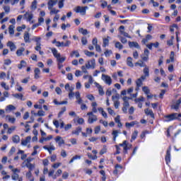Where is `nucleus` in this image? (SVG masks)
<instances>
[{
    "label": "nucleus",
    "instance_id": "nucleus-1",
    "mask_svg": "<svg viewBox=\"0 0 181 181\" xmlns=\"http://www.w3.org/2000/svg\"><path fill=\"white\" fill-rule=\"evenodd\" d=\"M87 115L88 117V124H94V122H97V121H98V117H97V115H94L93 112H88Z\"/></svg>",
    "mask_w": 181,
    "mask_h": 181
},
{
    "label": "nucleus",
    "instance_id": "nucleus-2",
    "mask_svg": "<svg viewBox=\"0 0 181 181\" xmlns=\"http://www.w3.org/2000/svg\"><path fill=\"white\" fill-rule=\"evenodd\" d=\"M101 79L107 86H111V84H112V79L111 78V76H110L108 75H105V74H103Z\"/></svg>",
    "mask_w": 181,
    "mask_h": 181
},
{
    "label": "nucleus",
    "instance_id": "nucleus-3",
    "mask_svg": "<svg viewBox=\"0 0 181 181\" xmlns=\"http://www.w3.org/2000/svg\"><path fill=\"white\" fill-rule=\"evenodd\" d=\"M164 118H165L166 122H170V121H175V119H177V113H173L171 115H165Z\"/></svg>",
    "mask_w": 181,
    "mask_h": 181
},
{
    "label": "nucleus",
    "instance_id": "nucleus-4",
    "mask_svg": "<svg viewBox=\"0 0 181 181\" xmlns=\"http://www.w3.org/2000/svg\"><path fill=\"white\" fill-rule=\"evenodd\" d=\"M74 12H76V13H80V15H81L82 16H84L86 15V9L81 6H77L76 7H75L74 8Z\"/></svg>",
    "mask_w": 181,
    "mask_h": 181
},
{
    "label": "nucleus",
    "instance_id": "nucleus-5",
    "mask_svg": "<svg viewBox=\"0 0 181 181\" xmlns=\"http://www.w3.org/2000/svg\"><path fill=\"white\" fill-rule=\"evenodd\" d=\"M119 99V95L112 96V100L114 103L115 108H116V110H118V108H119V100H118Z\"/></svg>",
    "mask_w": 181,
    "mask_h": 181
},
{
    "label": "nucleus",
    "instance_id": "nucleus-6",
    "mask_svg": "<svg viewBox=\"0 0 181 181\" xmlns=\"http://www.w3.org/2000/svg\"><path fill=\"white\" fill-rule=\"evenodd\" d=\"M86 69H95V59H92L89 61H88V63L86 64Z\"/></svg>",
    "mask_w": 181,
    "mask_h": 181
},
{
    "label": "nucleus",
    "instance_id": "nucleus-7",
    "mask_svg": "<svg viewBox=\"0 0 181 181\" xmlns=\"http://www.w3.org/2000/svg\"><path fill=\"white\" fill-rule=\"evenodd\" d=\"M54 141L56 144H58V146H62V145H64V139H63V137L62 136H57L54 138Z\"/></svg>",
    "mask_w": 181,
    "mask_h": 181
},
{
    "label": "nucleus",
    "instance_id": "nucleus-8",
    "mask_svg": "<svg viewBox=\"0 0 181 181\" xmlns=\"http://www.w3.org/2000/svg\"><path fill=\"white\" fill-rule=\"evenodd\" d=\"M141 59L143 62H148L149 60V49H144V54L141 55Z\"/></svg>",
    "mask_w": 181,
    "mask_h": 181
},
{
    "label": "nucleus",
    "instance_id": "nucleus-9",
    "mask_svg": "<svg viewBox=\"0 0 181 181\" xmlns=\"http://www.w3.org/2000/svg\"><path fill=\"white\" fill-rule=\"evenodd\" d=\"M145 80V76H141L136 81V87H142L144 85V81Z\"/></svg>",
    "mask_w": 181,
    "mask_h": 181
},
{
    "label": "nucleus",
    "instance_id": "nucleus-10",
    "mask_svg": "<svg viewBox=\"0 0 181 181\" xmlns=\"http://www.w3.org/2000/svg\"><path fill=\"white\" fill-rule=\"evenodd\" d=\"M90 105L92 107V110L89 112H92V114H97L98 110V108H97L98 105V104H97V102H92Z\"/></svg>",
    "mask_w": 181,
    "mask_h": 181
},
{
    "label": "nucleus",
    "instance_id": "nucleus-11",
    "mask_svg": "<svg viewBox=\"0 0 181 181\" xmlns=\"http://www.w3.org/2000/svg\"><path fill=\"white\" fill-rule=\"evenodd\" d=\"M170 151H172V148L170 146L166 151L165 155V162L166 163H170Z\"/></svg>",
    "mask_w": 181,
    "mask_h": 181
},
{
    "label": "nucleus",
    "instance_id": "nucleus-12",
    "mask_svg": "<svg viewBox=\"0 0 181 181\" xmlns=\"http://www.w3.org/2000/svg\"><path fill=\"white\" fill-rule=\"evenodd\" d=\"M30 141H32V137L30 136H28L25 138V139L21 140V145L23 146H26L28 144L30 143Z\"/></svg>",
    "mask_w": 181,
    "mask_h": 181
},
{
    "label": "nucleus",
    "instance_id": "nucleus-13",
    "mask_svg": "<svg viewBox=\"0 0 181 181\" xmlns=\"http://www.w3.org/2000/svg\"><path fill=\"white\" fill-rule=\"evenodd\" d=\"M94 84L95 87H97L100 95H104V89H103V86H101V85L97 82H95Z\"/></svg>",
    "mask_w": 181,
    "mask_h": 181
},
{
    "label": "nucleus",
    "instance_id": "nucleus-14",
    "mask_svg": "<svg viewBox=\"0 0 181 181\" xmlns=\"http://www.w3.org/2000/svg\"><path fill=\"white\" fill-rule=\"evenodd\" d=\"M24 18L27 21V22H30V21L33 19V14L32 13L26 12L24 14Z\"/></svg>",
    "mask_w": 181,
    "mask_h": 181
},
{
    "label": "nucleus",
    "instance_id": "nucleus-15",
    "mask_svg": "<svg viewBox=\"0 0 181 181\" xmlns=\"http://www.w3.org/2000/svg\"><path fill=\"white\" fill-rule=\"evenodd\" d=\"M82 131H83V128H81V127H78L75 129V130L71 132V134L76 135L77 136H78V135H80Z\"/></svg>",
    "mask_w": 181,
    "mask_h": 181
},
{
    "label": "nucleus",
    "instance_id": "nucleus-16",
    "mask_svg": "<svg viewBox=\"0 0 181 181\" xmlns=\"http://www.w3.org/2000/svg\"><path fill=\"white\" fill-rule=\"evenodd\" d=\"M122 100L124 101L123 106L129 107V102H128V101H129V100H132V98L124 96V97H123Z\"/></svg>",
    "mask_w": 181,
    "mask_h": 181
},
{
    "label": "nucleus",
    "instance_id": "nucleus-17",
    "mask_svg": "<svg viewBox=\"0 0 181 181\" xmlns=\"http://www.w3.org/2000/svg\"><path fill=\"white\" fill-rule=\"evenodd\" d=\"M24 42L25 43H30V35L29 34V33L28 31H25L24 33Z\"/></svg>",
    "mask_w": 181,
    "mask_h": 181
},
{
    "label": "nucleus",
    "instance_id": "nucleus-18",
    "mask_svg": "<svg viewBox=\"0 0 181 181\" xmlns=\"http://www.w3.org/2000/svg\"><path fill=\"white\" fill-rule=\"evenodd\" d=\"M58 2V0H49L47 5H48V9H52L54 5H56Z\"/></svg>",
    "mask_w": 181,
    "mask_h": 181
},
{
    "label": "nucleus",
    "instance_id": "nucleus-19",
    "mask_svg": "<svg viewBox=\"0 0 181 181\" xmlns=\"http://www.w3.org/2000/svg\"><path fill=\"white\" fill-rule=\"evenodd\" d=\"M7 46L10 48L11 52H14V50H16V45L12 41H8L7 43Z\"/></svg>",
    "mask_w": 181,
    "mask_h": 181
},
{
    "label": "nucleus",
    "instance_id": "nucleus-20",
    "mask_svg": "<svg viewBox=\"0 0 181 181\" xmlns=\"http://www.w3.org/2000/svg\"><path fill=\"white\" fill-rule=\"evenodd\" d=\"M129 47H135L136 49H141V47L139 46V44L136 42H129Z\"/></svg>",
    "mask_w": 181,
    "mask_h": 181
},
{
    "label": "nucleus",
    "instance_id": "nucleus-21",
    "mask_svg": "<svg viewBox=\"0 0 181 181\" xmlns=\"http://www.w3.org/2000/svg\"><path fill=\"white\" fill-rule=\"evenodd\" d=\"M34 73H35V76L34 78H35V80H37L39 78H40V69L39 68H35L34 70Z\"/></svg>",
    "mask_w": 181,
    "mask_h": 181
},
{
    "label": "nucleus",
    "instance_id": "nucleus-22",
    "mask_svg": "<svg viewBox=\"0 0 181 181\" xmlns=\"http://www.w3.org/2000/svg\"><path fill=\"white\" fill-rule=\"evenodd\" d=\"M144 112L146 115H150L151 118H155V114H153V111H152V110L146 109L144 110Z\"/></svg>",
    "mask_w": 181,
    "mask_h": 181
},
{
    "label": "nucleus",
    "instance_id": "nucleus-23",
    "mask_svg": "<svg viewBox=\"0 0 181 181\" xmlns=\"http://www.w3.org/2000/svg\"><path fill=\"white\" fill-rule=\"evenodd\" d=\"M12 96L17 100H21V101H25V99H23V95L22 93H15L13 94Z\"/></svg>",
    "mask_w": 181,
    "mask_h": 181
},
{
    "label": "nucleus",
    "instance_id": "nucleus-24",
    "mask_svg": "<svg viewBox=\"0 0 181 181\" xmlns=\"http://www.w3.org/2000/svg\"><path fill=\"white\" fill-rule=\"evenodd\" d=\"M43 148L46 151H48L50 155H52V151H56V148L54 147V146H50L49 147H47V146H44Z\"/></svg>",
    "mask_w": 181,
    "mask_h": 181
},
{
    "label": "nucleus",
    "instance_id": "nucleus-25",
    "mask_svg": "<svg viewBox=\"0 0 181 181\" xmlns=\"http://www.w3.org/2000/svg\"><path fill=\"white\" fill-rule=\"evenodd\" d=\"M51 52L54 57H56L57 59V57H60V53H59L56 48H51Z\"/></svg>",
    "mask_w": 181,
    "mask_h": 181
},
{
    "label": "nucleus",
    "instance_id": "nucleus-26",
    "mask_svg": "<svg viewBox=\"0 0 181 181\" xmlns=\"http://www.w3.org/2000/svg\"><path fill=\"white\" fill-rule=\"evenodd\" d=\"M11 139L13 144H19V142H21V137H19L18 135L13 136Z\"/></svg>",
    "mask_w": 181,
    "mask_h": 181
},
{
    "label": "nucleus",
    "instance_id": "nucleus-27",
    "mask_svg": "<svg viewBox=\"0 0 181 181\" xmlns=\"http://www.w3.org/2000/svg\"><path fill=\"white\" fill-rule=\"evenodd\" d=\"M118 134H121L119 130H113L112 132V135L113 136V141L115 142L117 141V137L118 136Z\"/></svg>",
    "mask_w": 181,
    "mask_h": 181
},
{
    "label": "nucleus",
    "instance_id": "nucleus-28",
    "mask_svg": "<svg viewBox=\"0 0 181 181\" xmlns=\"http://www.w3.org/2000/svg\"><path fill=\"white\" fill-rule=\"evenodd\" d=\"M110 36H107V38H103V47H107V46H108V45H110Z\"/></svg>",
    "mask_w": 181,
    "mask_h": 181
},
{
    "label": "nucleus",
    "instance_id": "nucleus-29",
    "mask_svg": "<svg viewBox=\"0 0 181 181\" xmlns=\"http://www.w3.org/2000/svg\"><path fill=\"white\" fill-rule=\"evenodd\" d=\"M119 146H123L124 153H128V144H127V141H124L122 144H119Z\"/></svg>",
    "mask_w": 181,
    "mask_h": 181
},
{
    "label": "nucleus",
    "instance_id": "nucleus-30",
    "mask_svg": "<svg viewBox=\"0 0 181 181\" xmlns=\"http://www.w3.org/2000/svg\"><path fill=\"white\" fill-rule=\"evenodd\" d=\"M144 74H145L144 77L146 78V77H149V66H144V69L143 70Z\"/></svg>",
    "mask_w": 181,
    "mask_h": 181
},
{
    "label": "nucleus",
    "instance_id": "nucleus-31",
    "mask_svg": "<svg viewBox=\"0 0 181 181\" xmlns=\"http://www.w3.org/2000/svg\"><path fill=\"white\" fill-rule=\"evenodd\" d=\"M139 122L138 121H133L131 122H126L125 125L127 128H129L131 127H134V125H138Z\"/></svg>",
    "mask_w": 181,
    "mask_h": 181
},
{
    "label": "nucleus",
    "instance_id": "nucleus-32",
    "mask_svg": "<svg viewBox=\"0 0 181 181\" xmlns=\"http://www.w3.org/2000/svg\"><path fill=\"white\" fill-rule=\"evenodd\" d=\"M26 65V62H25L24 60H21L20 64H18L17 67L19 70H22V69H23V67H25Z\"/></svg>",
    "mask_w": 181,
    "mask_h": 181
},
{
    "label": "nucleus",
    "instance_id": "nucleus-33",
    "mask_svg": "<svg viewBox=\"0 0 181 181\" xmlns=\"http://www.w3.org/2000/svg\"><path fill=\"white\" fill-rule=\"evenodd\" d=\"M49 11H50L49 15H57L59 13V12H60V10H57L53 7L52 8L49 9Z\"/></svg>",
    "mask_w": 181,
    "mask_h": 181
},
{
    "label": "nucleus",
    "instance_id": "nucleus-34",
    "mask_svg": "<svg viewBox=\"0 0 181 181\" xmlns=\"http://www.w3.org/2000/svg\"><path fill=\"white\" fill-rule=\"evenodd\" d=\"M127 65L129 66V67H134V63H132V57H127Z\"/></svg>",
    "mask_w": 181,
    "mask_h": 181
},
{
    "label": "nucleus",
    "instance_id": "nucleus-35",
    "mask_svg": "<svg viewBox=\"0 0 181 181\" xmlns=\"http://www.w3.org/2000/svg\"><path fill=\"white\" fill-rule=\"evenodd\" d=\"M23 52H25V48L24 47H21L20 49H18L16 51V55L18 57H21V56H22V54H23Z\"/></svg>",
    "mask_w": 181,
    "mask_h": 181
},
{
    "label": "nucleus",
    "instance_id": "nucleus-36",
    "mask_svg": "<svg viewBox=\"0 0 181 181\" xmlns=\"http://www.w3.org/2000/svg\"><path fill=\"white\" fill-rule=\"evenodd\" d=\"M115 47L116 49H119V50H122V49H124V45H122L119 42H116L115 43Z\"/></svg>",
    "mask_w": 181,
    "mask_h": 181
},
{
    "label": "nucleus",
    "instance_id": "nucleus-37",
    "mask_svg": "<svg viewBox=\"0 0 181 181\" xmlns=\"http://www.w3.org/2000/svg\"><path fill=\"white\" fill-rule=\"evenodd\" d=\"M33 40L36 42V45H42V44L40 43V42H41V40H42V37H36V36H34V37H33Z\"/></svg>",
    "mask_w": 181,
    "mask_h": 181
},
{
    "label": "nucleus",
    "instance_id": "nucleus-38",
    "mask_svg": "<svg viewBox=\"0 0 181 181\" xmlns=\"http://www.w3.org/2000/svg\"><path fill=\"white\" fill-rule=\"evenodd\" d=\"M37 8V1L34 0L31 4L30 8L32 9V11H35Z\"/></svg>",
    "mask_w": 181,
    "mask_h": 181
},
{
    "label": "nucleus",
    "instance_id": "nucleus-39",
    "mask_svg": "<svg viewBox=\"0 0 181 181\" xmlns=\"http://www.w3.org/2000/svg\"><path fill=\"white\" fill-rule=\"evenodd\" d=\"M62 173H63V171L62 170H60V169L57 170L55 175H54V176H52V179H57V177H59L60 176V175H62Z\"/></svg>",
    "mask_w": 181,
    "mask_h": 181
},
{
    "label": "nucleus",
    "instance_id": "nucleus-40",
    "mask_svg": "<svg viewBox=\"0 0 181 181\" xmlns=\"http://www.w3.org/2000/svg\"><path fill=\"white\" fill-rule=\"evenodd\" d=\"M6 119H8V122H11V124H15V121H16V119H15V117H11V115H7Z\"/></svg>",
    "mask_w": 181,
    "mask_h": 181
},
{
    "label": "nucleus",
    "instance_id": "nucleus-41",
    "mask_svg": "<svg viewBox=\"0 0 181 181\" xmlns=\"http://www.w3.org/2000/svg\"><path fill=\"white\" fill-rule=\"evenodd\" d=\"M8 32L11 35H14L15 34V25H9Z\"/></svg>",
    "mask_w": 181,
    "mask_h": 181
},
{
    "label": "nucleus",
    "instance_id": "nucleus-42",
    "mask_svg": "<svg viewBox=\"0 0 181 181\" xmlns=\"http://www.w3.org/2000/svg\"><path fill=\"white\" fill-rule=\"evenodd\" d=\"M137 136H138V131L134 130V132L132 133V135L131 142H132V141H135Z\"/></svg>",
    "mask_w": 181,
    "mask_h": 181
},
{
    "label": "nucleus",
    "instance_id": "nucleus-43",
    "mask_svg": "<svg viewBox=\"0 0 181 181\" xmlns=\"http://www.w3.org/2000/svg\"><path fill=\"white\" fill-rule=\"evenodd\" d=\"M14 110H16V107L13 105H8L6 107V111H14Z\"/></svg>",
    "mask_w": 181,
    "mask_h": 181
},
{
    "label": "nucleus",
    "instance_id": "nucleus-44",
    "mask_svg": "<svg viewBox=\"0 0 181 181\" xmlns=\"http://www.w3.org/2000/svg\"><path fill=\"white\" fill-rule=\"evenodd\" d=\"M35 117L37 116V117H45V111L43 110H39L37 112V113H34Z\"/></svg>",
    "mask_w": 181,
    "mask_h": 181
},
{
    "label": "nucleus",
    "instance_id": "nucleus-45",
    "mask_svg": "<svg viewBox=\"0 0 181 181\" xmlns=\"http://www.w3.org/2000/svg\"><path fill=\"white\" fill-rule=\"evenodd\" d=\"M71 57H80V53H78V51H72L70 54Z\"/></svg>",
    "mask_w": 181,
    "mask_h": 181
},
{
    "label": "nucleus",
    "instance_id": "nucleus-46",
    "mask_svg": "<svg viewBox=\"0 0 181 181\" xmlns=\"http://www.w3.org/2000/svg\"><path fill=\"white\" fill-rule=\"evenodd\" d=\"M64 1H66V0H59L58 8L59 9H62V8H64Z\"/></svg>",
    "mask_w": 181,
    "mask_h": 181
},
{
    "label": "nucleus",
    "instance_id": "nucleus-47",
    "mask_svg": "<svg viewBox=\"0 0 181 181\" xmlns=\"http://www.w3.org/2000/svg\"><path fill=\"white\" fill-rule=\"evenodd\" d=\"M142 91H144V93L146 94V95L148 94H150V93H151V90H149V88L148 86H144L142 88Z\"/></svg>",
    "mask_w": 181,
    "mask_h": 181
},
{
    "label": "nucleus",
    "instance_id": "nucleus-48",
    "mask_svg": "<svg viewBox=\"0 0 181 181\" xmlns=\"http://www.w3.org/2000/svg\"><path fill=\"white\" fill-rule=\"evenodd\" d=\"M86 98H88V100H89L90 101H93V103H94V101L95 100V97H94L93 94H88L86 95Z\"/></svg>",
    "mask_w": 181,
    "mask_h": 181
},
{
    "label": "nucleus",
    "instance_id": "nucleus-49",
    "mask_svg": "<svg viewBox=\"0 0 181 181\" xmlns=\"http://www.w3.org/2000/svg\"><path fill=\"white\" fill-rule=\"evenodd\" d=\"M108 148H107V146H103V148L100 151V155H104V153H107V151Z\"/></svg>",
    "mask_w": 181,
    "mask_h": 181
},
{
    "label": "nucleus",
    "instance_id": "nucleus-50",
    "mask_svg": "<svg viewBox=\"0 0 181 181\" xmlns=\"http://www.w3.org/2000/svg\"><path fill=\"white\" fill-rule=\"evenodd\" d=\"M15 129H16V126H12L11 127H8L7 134H12V132H13Z\"/></svg>",
    "mask_w": 181,
    "mask_h": 181
},
{
    "label": "nucleus",
    "instance_id": "nucleus-51",
    "mask_svg": "<svg viewBox=\"0 0 181 181\" xmlns=\"http://www.w3.org/2000/svg\"><path fill=\"white\" fill-rule=\"evenodd\" d=\"M19 174L18 173H13V175H11V179L12 180H18L19 179Z\"/></svg>",
    "mask_w": 181,
    "mask_h": 181
},
{
    "label": "nucleus",
    "instance_id": "nucleus-52",
    "mask_svg": "<svg viewBox=\"0 0 181 181\" xmlns=\"http://www.w3.org/2000/svg\"><path fill=\"white\" fill-rule=\"evenodd\" d=\"M1 86L2 88H4L6 91L9 90V86L6 85V83L5 82H1Z\"/></svg>",
    "mask_w": 181,
    "mask_h": 181
},
{
    "label": "nucleus",
    "instance_id": "nucleus-53",
    "mask_svg": "<svg viewBox=\"0 0 181 181\" xmlns=\"http://www.w3.org/2000/svg\"><path fill=\"white\" fill-rule=\"evenodd\" d=\"M27 168L29 169L30 172H32L35 169V164L28 163Z\"/></svg>",
    "mask_w": 181,
    "mask_h": 181
},
{
    "label": "nucleus",
    "instance_id": "nucleus-54",
    "mask_svg": "<svg viewBox=\"0 0 181 181\" xmlns=\"http://www.w3.org/2000/svg\"><path fill=\"white\" fill-rule=\"evenodd\" d=\"M135 66H139V67H146V64H145V63H144V62L140 61V62H136Z\"/></svg>",
    "mask_w": 181,
    "mask_h": 181
},
{
    "label": "nucleus",
    "instance_id": "nucleus-55",
    "mask_svg": "<svg viewBox=\"0 0 181 181\" xmlns=\"http://www.w3.org/2000/svg\"><path fill=\"white\" fill-rule=\"evenodd\" d=\"M79 33H82V35H88V31L87 30V29H84V28H80L78 30Z\"/></svg>",
    "mask_w": 181,
    "mask_h": 181
},
{
    "label": "nucleus",
    "instance_id": "nucleus-56",
    "mask_svg": "<svg viewBox=\"0 0 181 181\" xmlns=\"http://www.w3.org/2000/svg\"><path fill=\"white\" fill-rule=\"evenodd\" d=\"M84 53L86 56H88V57H93V56H94V52H91L88 50H85Z\"/></svg>",
    "mask_w": 181,
    "mask_h": 181
},
{
    "label": "nucleus",
    "instance_id": "nucleus-57",
    "mask_svg": "<svg viewBox=\"0 0 181 181\" xmlns=\"http://www.w3.org/2000/svg\"><path fill=\"white\" fill-rule=\"evenodd\" d=\"M57 60L59 63H64L66 61V57H61V55L57 58Z\"/></svg>",
    "mask_w": 181,
    "mask_h": 181
},
{
    "label": "nucleus",
    "instance_id": "nucleus-58",
    "mask_svg": "<svg viewBox=\"0 0 181 181\" xmlns=\"http://www.w3.org/2000/svg\"><path fill=\"white\" fill-rule=\"evenodd\" d=\"M120 42L122 43H123V45H125V43H127L128 42V40H127V38L122 37V36H118Z\"/></svg>",
    "mask_w": 181,
    "mask_h": 181
},
{
    "label": "nucleus",
    "instance_id": "nucleus-59",
    "mask_svg": "<svg viewBox=\"0 0 181 181\" xmlns=\"http://www.w3.org/2000/svg\"><path fill=\"white\" fill-rule=\"evenodd\" d=\"M15 152H16V148L13 146L11 147L10 151L8 152V156H12Z\"/></svg>",
    "mask_w": 181,
    "mask_h": 181
},
{
    "label": "nucleus",
    "instance_id": "nucleus-60",
    "mask_svg": "<svg viewBox=\"0 0 181 181\" xmlns=\"http://www.w3.org/2000/svg\"><path fill=\"white\" fill-rule=\"evenodd\" d=\"M170 59L171 63H173L175 62V52H171L170 54Z\"/></svg>",
    "mask_w": 181,
    "mask_h": 181
},
{
    "label": "nucleus",
    "instance_id": "nucleus-61",
    "mask_svg": "<svg viewBox=\"0 0 181 181\" xmlns=\"http://www.w3.org/2000/svg\"><path fill=\"white\" fill-rule=\"evenodd\" d=\"M81 43H82V45H83V46H86V45H87V43H88V41L87 40V38L86 37H83L81 38Z\"/></svg>",
    "mask_w": 181,
    "mask_h": 181
},
{
    "label": "nucleus",
    "instance_id": "nucleus-62",
    "mask_svg": "<svg viewBox=\"0 0 181 181\" xmlns=\"http://www.w3.org/2000/svg\"><path fill=\"white\" fill-rule=\"evenodd\" d=\"M4 64L5 66H9L12 64V61L9 59H4Z\"/></svg>",
    "mask_w": 181,
    "mask_h": 181
},
{
    "label": "nucleus",
    "instance_id": "nucleus-63",
    "mask_svg": "<svg viewBox=\"0 0 181 181\" xmlns=\"http://www.w3.org/2000/svg\"><path fill=\"white\" fill-rule=\"evenodd\" d=\"M119 30L120 32V33L123 35V34L125 33V27L124 25H121L119 28Z\"/></svg>",
    "mask_w": 181,
    "mask_h": 181
},
{
    "label": "nucleus",
    "instance_id": "nucleus-64",
    "mask_svg": "<svg viewBox=\"0 0 181 181\" xmlns=\"http://www.w3.org/2000/svg\"><path fill=\"white\" fill-rule=\"evenodd\" d=\"M38 25L40 26V25H42V23H45V18L43 17H40L38 18Z\"/></svg>",
    "mask_w": 181,
    "mask_h": 181
}]
</instances>
